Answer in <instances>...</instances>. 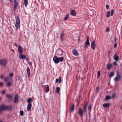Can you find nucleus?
<instances>
[{
	"mask_svg": "<svg viewBox=\"0 0 122 122\" xmlns=\"http://www.w3.org/2000/svg\"><path fill=\"white\" fill-rule=\"evenodd\" d=\"M110 12L109 11H108L107 13V15H106V17H109L110 16Z\"/></svg>",
	"mask_w": 122,
	"mask_h": 122,
	"instance_id": "nucleus-30",
	"label": "nucleus"
},
{
	"mask_svg": "<svg viewBox=\"0 0 122 122\" xmlns=\"http://www.w3.org/2000/svg\"><path fill=\"white\" fill-rule=\"evenodd\" d=\"M14 2L15 3L14 5V8L15 9H16L17 8L18 5V2L16 1V0H14Z\"/></svg>",
	"mask_w": 122,
	"mask_h": 122,
	"instance_id": "nucleus-13",
	"label": "nucleus"
},
{
	"mask_svg": "<svg viewBox=\"0 0 122 122\" xmlns=\"http://www.w3.org/2000/svg\"><path fill=\"white\" fill-rule=\"evenodd\" d=\"M113 13H114V10L113 9H112L111 11V16H112L113 15Z\"/></svg>",
	"mask_w": 122,
	"mask_h": 122,
	"instance_id": "nucleus-34",
	"label": "nucleus"
},
{
	"mask_svg": "<svg viewBox=\"0 0 122 122\" xmlns=\"http://www.w3.org/2000/svg\"><path fill=\"white\" fill-rule=\"evenodd\" d=\"M87 107L84 106H83V111L84 112H87Z\"/></svg>",
	"mask_w": 122,
	"mask_h": 122,
	"instance_id": "nucleus-25",
	"label": "nucleus"
},
{
	"mask_svg": "<svg viewBox=\"0 0 122 122\" xmlns=\"http://www.w3.org/2000/svg\"><path fill=\"white\" fill-rule=\"evenodd\" d=\"M112 65L111 64H108L107 65V69L108 70H109L111 69Z\"/></svg>",
	"mask_w": 122,
	"mask_h": 122,
	"instance_id": "nucleus-21",
	"label": "nucleus"
},
{
	"mask_svg": "<svg viewBox=\"0 0 122 122\" xmlns=\"http://www.w3.org/2000/svg\"><path fill=\"white\" fill-rule=\"evenodd\" d=\"M7 61L5 59H0V65L5 66L6 64Z\"/></svg>",
	"mask_w": 122,
	"mask_h": 122,
	"instance_id": "nucleus-3",
	"label": "nucleus"
},
{
	"mask_svg": "<svg viewBox=\"0 0 122 122\" xmlns=\"http://www.w3.org/2000/svg\"><path fill=\"white\" fill-rule=\"evenodd\" d=\"M110 105V104L109 103H104L103 105V106L104 107H109Z\"/></svg>",
	"mask_w": 122,
	"mask_h": 122,
	"instance_id": "nucleus-20",
	"label": "nucleus"
},
{
	"mask_svg": "<svg viewBox=\"0 0 122 122\" xmlns=\"http://www.w3.org/2000/svg\"><path fill=\"white\" fill-rule=\"evenodd\" d=\"M28 63H29V65H30V64H31V63H30V62H29Z\"/></svg>",
	"mask_w": 122,
	"mask_h": 122,
	"instance_id": "nucleus-53",
	"label": "nucleus"
},
{
	"mask_svg": "<svg viewBox=\"0 0 122 122\" xmlns=\"http://www.w3.org/2000/svg\"><path fill=\"white\" fill-rule=\"evenodd\" d=\"M13 73H10L9 74V76L11 77V76H13Z\"/></svg>",
	"mask_w": 122,
	"mask_h": 122,
	"instance_id": "nucleus-40",
	"label": "nucleus"
},
{
	"mask_svg": "<svg viewBox=\"0 0 122 122\" xmlns=\"http://www.w3.org/2000/svg\"><path fill=\"white\" fill-rule=\"evenodd\" d=\"M56 83H58L59 81V79H56Z\"/></svg>",
	"mask_w": 122,
	"mask_h": 122,
	"instance_id": "nucleus-45",
	"label": "nucleus"
},
{
	"mask_svg": "<svg viewBox=\"0 0 122 122\" xmlns=\"http://www.w3.org/2000/svg\"><path fill=\"white\" fill-rule=\"evenodd\" d=\"M99 88V87H97V89Z\"/></svg>",
	"mask_w": 122,
	"mask_h": 122,
	"instance_id": "nucleus-57",
	"label": "nucleus"
},
{
	"mask_svg": "<svg viewBox=\"0 0 122 122\" xmlns=\"http://www.w3.org/2000/svg\"><path fill=\"white\" fill-rule=\"evenodd\" d=\"M13 0H10V2H12Z\"/></svg>",
	"mask_w": 122,
	"mask_h": 122,
	"instance_id": "nucleus-52",
	"label": "nucleus"
},
{
	"mask_svg": "<svg viewBox=\"0 0 122 122\" xmlns=\"http://www.w3.org/2000/svg\"><path fill=\"white\" fill-rule=\"evenodd\" d=\"M18 51L20 54L22 53L23 51L21 47L19 46L18 47Z\"/></svg>",
	"mask_w": 122,
	"mask_h": 122,
	"instance_id": "nucleus-9",
	"label": "nucleus"
},
{
	"mask_svg": "<svg viewBox=\"0 0 122 122\" xmlns=\"http://www.w3.org/2000/svg\"><path fill=\"white\" fill-rule=\"evenodd\" d=\"M12 107L11 106H6L4 103H2L0 106V113L3 111L11 110Z\"/></svg>",
	"mask_w": 122,
	"mask_h": 122,
	"instance_id": "nucleus-1",
	"label": "nucleus"
},
{
	"mask_svg": "<svg viewBox=\"0 0 122 122\" xmlns=\"http://www.w3.org/2000/svg\"><path fill=\"white\" fill-rule=\"evenodd\" d=\"M115 96V93H113L112 94V97H111L112 98H114Z\"/></svg>",
	"mask_w": 122,
	"mask_h": 122,
	"instance_id": "nucleus-37",
	"label": "nucleus"
},
{
	"mask_svg": "<svg viewBox=\"0 0 122 122\" xmlns=\"http://www.w3.org/2000/svg\"><path fill=\"white\" fill-rule=\"evenodd\" d=\"M91 48L95 50L96 46V43L95 41H93L91 43Z\"/></svg>",
	"mask_w": 122,
	"mask_h": 122,
	"instance_id": "nucleus-5",
	"label": "nucleus"
},
{
	"mask_svg": "<svg viewBox=\"0 0 122 122\" xmlns=\"http://www.w3.org/2000/svg\"><path fill=\"white\" fill-rule=\"evenodd\" d=\"M27 75L28 76H29L30 74V70L29 67H28L27 69Z\"/></svg>",
	"mask_w": 122,
	"mask_h": 122,
	"instance_id": "nucleus-17",
	"label": "nucleus"
},
{
	"mask_svg": "<svg viewBox=\"0 0 122 122\" xmlns=\"http://www.w3.org/2000/svg\"><path fill=\"white\" fill-rule=\"evenodd\" d=\"M60 90V88L59 87H58L56 88V92L57 93H59V91Z\"/></svg>",
	"mask_w": 122,
	"mask_h": 122,
	"instance_id": "nucleus-28",
	"label": "nucleus"
},
{
	"mask_svg": "<svg viewBox=\"0 0 122 122\" xmlns=\"http://www.w3.org/2000/svg\"><path fill=\"white\" fill-rule=\"evenodd\" d=\"M12 83V81L9 82L6 84V86L7 87H10Z\"/></svg>",
	"mask_w": 122,
	"mask_h": 122,
	"instance_id": "nucleus-18",
	"label": "nucleus"
},
{
	"mask_svg": "<svg viewBox=\"0 0 122 122\" xmlns=\"http://www.w3.org/2000/svg\"><path fill=\"white\" fill-rule=\"evenodd\" d=\"M71 14L72 15L75 16L76 15V12L75 10H72L71 12Z\"/></svg>",
	"mask_w": 122,
	"mask_h": 122,
	"instance_id": "nucleus-16",
	"label": "nucleus"
},
{
	"mask_svg": "<svg viewBox=\"0 0 122 122\" xmlns=\"http://www.w3.org/2000/svg\"><path fill=\"white\" fill-rule=\"evenodd\" d=\"M5 93V90H3L1 92V93L3 94Z\"/></svg>",
	"mask_w": 122,
	"mask_h": 122,
	"instance_id": "nucleus-44",
	"label": "nucleus"
},
{
	"mask_svg": "<svg viewBox=\"0 0 122 122\" xmlns=\"http://www.w3.org/2000/svg\"><path fill=\"white\" fill-rule=\"evenodd\" d=\"M69 17V16L67 15V16H66L64 18V20H66Z\"/></svg>",
	"mask_w": 122,
	"mask_h": 122,
	"instance_id": "nucleus-39",
	"label": "nucleus"
},
{
	"mask_svg": "<svg viewBox=\"0 0 122 122\" xmlns=\"http://www.w3.org/2000/svg\"><path fill=\"white\" fill-rule=\"evenodd\" d=\"M114 59L116 61H117L118 60L119 57L117 54L116 53L114 54Z\"/></svg>",
	"mask_w": 122,
	"mask_h": 122,
	"instance_id": "nucleus-14",
	"label": "nucleus"
},
{
	"mask_svg": "<svg viewBox=\"0 0 122 122\" xmlns=\"http://www.w3.org/2000/svg\"><path fill=\"white\" fill-rule=\"evenodd\" d=\"M121 76L119 73L117 72V76L115 78L114 80L115 81H120L121 80Z\"/></svg>",
	"mask_w": 122,
	"mask_h": 122,
	"instance_id": "nucleus-4",
	"label": "nucleus"
},
{
	"mask_svg": "<svg viewBox=\"0 0 122 122\" xmlns=\"http://www.w3.org/2000/svg\"><path fill=\"white\" fill-rule=\"evenodd\" d=\"M121 14L122 15V13Z\"/></svg>",
	"mask_w": 122,
	"mask_h": 122,
	"instance_id": "nucleus-60",
	"label": "nucleus"
},
{
	"mask_svg": "<svg viewBox=\"0 0 122 122\" xmlns=\"http://www.w3.org/2000/svg\"><path fill=\"white\" fill-rule=\"evenodd\" d=\"M20 114L21 116H22L23 114V111H21L20 112Z\"/></svg>",
	"mask_w": 122,
	"mask_h": 122,
	"instance_id": "nucleus-36",
	"label": "nucleus"
},
{
	"mask_svg": "<svg viewBox=\"0 0 122 122\" xmlns=\"http://www.w3.org/2000/svg\"><path fill=\"white\" fill-rule=\"evenodd\" d=\"M106 9H108L109 8V6L108 5H107L106 6Z\"/></svg>",
	"mask_w": 122,
	"mask_h": 122,
	"instance_id": "nucleus-47",
	"label": "nucleus"
},
{
	"mask_svg": "<svg viewBox=\"0 0 122 122\" xmlns=\"http://www.w3.org/2000/svg\"><path fill=\"white\" fill-rule=\"evenodd\" d=\"M78 113L81 117L83 116V112L81 108H80L78 111Z\"/></svg>",
	"mask_w": 122,
	"mask_h": 122,
	"instance_id": "nucleus-6",
	"label": "nucleus"
},
{
	"mask_svg": "<svg viewBox=\"0 0 122 122\" xmlns=\"http://www.w3.org/2000/svg\"><path fill=\"white\" fill-rule=\"evenodd\" d=\"M3 85V83L2 82H0V86H2Z\"/></svg>",
	"mask_w": 122,
	"mask_h": 122,
	"instance_id": "nucleus-46",
	"label": "nucleus"
},
{
	"mask_svg": "<svg viewBox=\"0 0 122 122\" xmlns=\"http://www.w3.org/2000/svg\"><path fill=\"white\" fill-rule=\"evenodd\" d=\"M117 43H115L114 45V47H115V48L117 46Z\"/></svg>",
	"mask_w": 122,
	"mask_h": 122,
	"instance_id": "nucleus-42",
	"label": "nucleus"
},
{
	"mask_svg": "<svg viewBox=\"0 0 122 122\" xmlns=\"http://www.w3.org/2000/svg\"><path fill=\"white\" fill-rule=\"evenodd\" d=\"M88 104V103L87 102V103H86V104H85V105L84 106L87 107V106Z\"/></svg>",
	"mask_w": 122,
	"mask_h": 122,
	"instance_id": "nucleus-49",
	"label": "nucleus"
},
{
	"mask_svg": "<svg viewBox=\"0 0 122 122\" xmlns=\"http://www.w3.org/2000/svg\"><path fill=\"white\" fill-rule=\"evenodd\" d=\"M87 39H89V37H88V36H87Z\"/></svg>",
	"mask_w": 122,
	"mask_h": 122,
	"instance_id": "nucleus-56",
	"label": "nucleus"
},
{
	"mask_svg": "<svg viewBox=\"0 0 122 122\" xmlns=\"http://www.w3.org/2000/svg\"><path fill=\"white\" fill-rule=\"evenodd\" d=\"M15 24H20V18L18 16H16L15 20Z\"/></svg>",
	"mask_w": 122,
	"mask_h": 122,
	"instance_id": "nucleus-11",
	"label": "nucleus"
},
{
	"mask_svg": "<svg viewBox=\"0 0 122 122\" xmlns=\"http://www.w3.org/2000/svg\"><path fill=\"white\" fill-rule=\"evenodd\" d=\"M114 74V72H112L110 73L109 75V77H111L113 76Z\"/></svg>",
	"mask_w": 122,
	"mask_h": 122,
	"instance_id": "nucleus-24",
	"label": "nucleus"
},
{
	"mask_svg": "<svg viewBox=\"0 0 122 122\" xmlns=\"http://www.w3.org/2000/svg\"><path fill=\"white\" fill-rule=\"evenodd\" d=\"M111 52V51H109L108 52V53H110Z\"/></svg>",
	"mask_w": 122,
	"mask_h": 122,
	"instance_id": "nucleus-51",
	"label": "nucleus"
},
{
	"mask_svg": "<svg viewBox=\"0 0 122 122\" xmlns=\"http://www.w3.org/2000/svg\"><path fill=\"white\" fill-rule=\"evenodd\" d=\"M26 60H28V59H26Z\"/></svg>",
	"mask_w": 122,
	"mask_h": 122,
	"instance_id": "nucleus-58",
	"label": "nucleus"
},
{
	"mask_svg": "<svg viewBox=\"0 0 122 122\" xmlns=\"http://www.w3.org/2000/svg\"><path fill=\"white\" fill-rule=\"evenodd\" d=\"M112 99L111 97L109 96H106V100H109Z\"/></svg>",
	"mask_w": 122,
	"mask_h": 122,
	"instance_id": "nucleus-29",
	"label": "nucleus"
},
{
	"mask_svg": "<svg viewBox=\"0 0 122 122\" xmlns=\"http://www.w3.org/2000/svg\"><path fill=\"white\" fill-rule=\"evenodd\" d=\"M6 96L8 98L10 99H12L13 97V96L10 95H7Z\"/></svg>",
	"mask_w": 122,
	"mask_h": 122,
	"instance_id": "nucleus-26",
	"label": "nucleus"
},
{
	"mask_svg": "<svg viewBox=\"0 0 122 122\" xmlns=\"http://www.w3.org/2000/svg\"><path fill=\"white\" fill-rule=\"evenodd\" d=\"M72 52L74 55L76 56H78L79 54L78 51L76 49L73 50Z\"/></svg>",
	"mask_w": 122,
	"mask_h": 122,
	"instance_id": "nucleus-10",
	"label": "nucleus"
},
{
	"mask_svg": "<svg viewBox=\"0 0 122 122\" xmlns=\"http://www.w3.org/2000/svg\"><path fill=\"white\" fill-rule=\"evenodd\" d=\"M64 34V33L63 32H62L61 34L60 39L61 41H63V40Z\"/></svg>",
	"mask_w": 122,
	"mask_h": 122,
	"instance_id": "nucleus-19",
	"label": "nucleus"
},
{
	"mask_svg": "<svg viewBox=\"0 0 122 122\" xmlns=\"http://www.w3.org/2000/svg\"><path fill=\"white\" fill-rule=\"evenodd\" d=\"M46 90L47 92H48L49 91V87L48 85L46 87Z\"/></svg>",
	"mask_w": 122,
	"mask_h": 122,
	"instance_id": "nucleus-35",
	"label": "nucleus"
},
{
	"mask_svg": "<svg viewBox=\"0 0 122 122\" xmlns=\"http://www.w3.org/2000/svg\"><path fill=\"white\" fill-rule=\"evenodd\" d=\"M3 75H1L0 76V78H2V79H3Z\"/></svg>",
	"mask_w": 122,
	"mask_h": 122,
	"instance_id": "nucleus-48",
	"label": "nucleus"
},
{
	"mask_svg": "<svg viewBox=\"0 0 122 122\" xmlns=\"http://www.w3.org/2000/svg\"><path fill=\"white\" fill-rule=\"evenodd\" d=\"M90 45V42L89 41V40L88 39H87V40L86 42L85 43L84 45V47L86 48L87 46L89 45Z\"/></svg>",
	"mask_w": 122,
	"mask_h": 122,
	"instance_id": "nucleus-7",
	"label": "nucleus"
},
{
	"mask_svg": "<svg viewBox=\"0 0 122 122\" xmlns=\"http://www.w3.org/2000/svg\"><path fill=\"white\" fill-rule=\"evenodd\" d=\"M18 100V97L17 94L15 95L14 99V102L15 103H17Z\"/></svg>",
	"mask_w": 122,
	"mask_h": 122,
	"instance_id": "nucleus-8",
	"label": "nucleus"
},
{
	"mask_svg": "<svg viewBox=\"0 0 122 122\" xmlns=\"http://www.w3.org/2000/svg\"><path fill=\"white\" fill-rule=\"evenodd\" d=\"M113 64L114 65H117V63L115 62H113Z\"/></svg>",
	"mask_w": 122,
	"mask_h": 122,
	"instance_id": "nucleus-43",
	"label": "nucleus"
},
{
	"mask_svg": "<svg viewBox=\"0 0 122 122\" xmlns=\"http://www.w3.org/2000/svg\"><path fill=\"white\" fill-rule=\"evenodd\" d=\"M27 102H29V103H30V102H31V99L30 98H29L27 99Z\"/></svg>",
	"mask_w": 122,
	"mask_h": 122,
	"instance_id": "nucleus-31",
	"label": "nucleus"
},
{
	"mask_svg": "<svg viewBox=\"0 0 122 122\" xmlns=\"http://www.w3.org/2000/svg\"><path fill=\"white\" fill-rule=\"evenodd\" d=\"M74 107L75 105L74 104H73L70 109V110L72 112L74 111Z\"/></svg>",
	"mask_w": 122,
	"mask_h": 122,
	"instance_id": "nucleus-23",
	"label": "nucleus"
},
{
	"mask_svg": "<svg viewBox=\"0 0 122 122\" xmlns=\"http://www.w3.org/2000/svg\"><path fill=\"white\" fill-rule=\"evenodd\" d=\"M97 77L98 78H99L100 75V71H98L97 73Z\"/></svg>",
	"mask_w": 122,
	"mask_h": 122,
	"instance_id": "nucleus-33",
	"label": "nucleus"
},
{
	"mask_svg": "<svg viewBox=\"0 0 122 122\" xmlns=\"http://www.w3.org/2000/svg\"><path fill=\"white\" fill-rule=\"evenodd\" d=\"M0 122H1V121H0Z\"/></svg>",
	"mask_w": 122,
	"mask_h": 122,
	"instance_id": "nucleus-59",
	"label": "nucleus"
},
{
	"mask_svg": "<svg viewBox=\"0 0 122 122\" xmlns=\"http://www.w3.org/2000/svg\"><path fill=\"white\" fill-rule=\"evenodd\" d=\"M9 76H7L6 77H5L4 78V80L5 81H6L8 80H9Z\"/></svg>",
	"mask_w": 122,
	"mask_h": 122,
	"instance_id": "nucleus-32",
	"label": "nucleus"
},
{
	"mask_svg": "<svg viewBox=\"0 0 122 122\" xmlns=\"http://www.w3.org/2000/svg\"><path fill=\"white\" fill-rule=\"evenodd\" d=\"M116 41V38H115V41Z\"/></svg>",
	"mask_w": 122,
	"mask_h": 122,
	"instance_id": "nucleus-54",
	"label": "nucleus"
},
{
	"mask_svg": "<svg viewBox=\"0 0 122 122\" xmlns=\"http://www.w3.org/2000/svg\"><path fill=\"white\" fill-rule=\"evenodd\" d=\"M31 103H29L27 106V110L29 111L31 109Z\"/></svg>",
	"mask_w": 122,
	"mask_h": 122,
	"instance_id": "nucleus-12",
	"label": "nucleus"
},
{
	"mask_svg": "<svg viewBox=\"0 0 122 122\" xmlns=\"http://www.w3.org/2000/svg\"><path fill=\"white\" fill-rule=\"evenodd\" d=\"M2 97H0V100L1 99H2Z\"/></svg>",
	"mask_w": 122,
	"mask_h": 122,
	"instance_id": "nucleus-55",
	"label": "nucleus"
},
{
	"mask_svg": "<svg viewBox=\"0 0 122 122\" xmlns=\"http://www.w3.org/2000/svg\"><path fill=\"white\" fill-rule=\"evenodd\" d=\"M91 105L90 104L88 107V109L89 110H91Z\"/></svg>",
	"mask_w": 122,
	"mask_h": 122,
	"instance_id": "nucleus-41",
	"label": "nucleus"
},
{
	"mask_svg": "<svg viewBox=\"0 0 122 122\" xmlns=\"http://www.w3.org/2000/svg\"><path fill=\"white\" fill-rule=\"evenodd\" d=\"M19 56L20 58L22 59H25L26 58V56L25 55H22L21 54H20Z\"/></svg>",
	"mask_w": 122,
	"mask_h": 122,
	"instance_id": "nucleus-15",
	"label": "nucleus"
},
{
	"mask_svg": "<svg viewBox=\"0 0 122 122\" xmlns=\"http://www.w3.org/2000/svg\"><path fill=\"white\" fill-rule=\"evenodd\" d=\"M24 2L25 5L27 6L28 4V0H24Z\"/></svg>",
	"mask_w": 122,
	"mask_h": 122,
	"instance_id": "nucleus-27",
	"label": "nucleus"
},
{
	"mask_svg": "<svg viewBox=\"0 0 122 122\" xmlns=\"http://www.w3.org/2000/svg\"><path fill=\"white\" fill-rule=\"evenodd\" d=\"M109 29L108 28H107L106 29V32H108V31H109Z\"/></svg>",
	"mask_w": 122,
	"mask_h": 122,
	"instance_id": "nucleus-50",
	"label": "nucleus"
},
{
	"mask_svg": "<svg viewBox=\"0 0 122 122\" xmlns=\"http://www.w3.org/2000/svg\"><path fill=\"white\" fill-rule=\"evenodd\" d=\"M15 26L16 30H18L20 27V24H15Z\"/></svg>",
	"mask_w": 122,
	"mask_h": 122,
	"instance_id": "nucleus-22",
	"label": "nucleus"
},
{
	"mask_svg": "<svg viewBox=\"0 0 122 122\" xmlns=\"http://www.w3.org/2000/svg\"><path fill=\"white\" fill-rule=\"evenodd\" d=\"M64 60L63 58L62 57L60 58L56 56H54L53 57V60L54 62L56 64H58L60 61L62 62Z\"/></svg>",
	"mask_w": 122,
	"mask_h": 122,
	"instance_id": "nucleus-2",
	"label": "nucleus"
},
{
	"mask_svg": "<svg viewBox=\"0 0 122 122\" xmlns=\"http://www.w3.org/2000/svg\"><path fill=\"white\" fill-rule=\"evenodd\" d=\"M59 83H60L61 82V81H62L61 77H59Z\"/></svg>",
	"mask_w": 122,
	"mask_h": 122,
	"instance_id": "nucleus-38",
	"label": "nucleus"
}]
</instances>
